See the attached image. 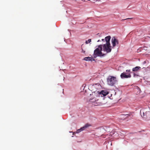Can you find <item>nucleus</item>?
Segmentation results:
<instances>
[{"mask_svg":"<svg viewBox=\"0 0 150 150\" xmlns=\"http://www.w3.org/2000/svg\"><path fill=\"white\" fill-rule=\"evenodd\" d=\"M126 72H127V73H128V72L130 73L131 72V70H126Z\"/></svg>","mask_w":150,"mask_h":150,"instance_id":"obj_20","label":"nucleus"},{"mask_svg":"<svg viewBox=\"0 0 150 150\" xmlns=\"http://www.w3.org/2000/svg\"><path fill=\"white\" fill-rule=\"evenodd\" d=\"M125 115H127V118H129V117H130L131 116V115L129 114H126Z\"/></svg>","mask_w":150,"mask_h":150,"instance_id":"obj_18","label":"nucleus"},{"mask_svg":"<svg viewBox=\"0 0 150 150\" xmlns=\"http://www.w3.org/2000/svg\"><path fill=\"white\" fill-rule=\"evenodd\" d=\"M112 40V39L111 41Z\"/></svg>","mask_w":150,"mask_h":150,"instance_id":"obj_26","label":"nucleus"},{"mask_svg":"<svg viewBox=\"0 0 150 150\" xmlns=\"http://www.w3.org/2000/svg\"><path fill=\"white\" fill-rule=\"evenodd\" d=\"M131 76L130 73H127L126 72L122 73L120 75V77L122 79L130 78Z\"/></svg>","mask_w":150,"mask_h":150,"instance_id":"obj_3","label":"nucleus"},{"mask_svg":"<svg viewBox=\"0 0 150 150\" xmlns=\"http://www.w3.org/2000/svg\"><path fill=\"white\" fill-rule=\"evenodd\" d=\"M109 93L108 92H107L106 91H101L100 92V94H102L103 96H105L107 95Z\"/></svg>","mask_w":150,"mask_h":150,"instance_id":"obj_9","label":"nucleus"},{"mask_svg":"<svg viewBox=\"0 0 150 150\" xmlns=\"http://www.w3.org/2000/svg\"><path fill=\"white\" fill-rule=\"evenodd\" d=\"M100 85L99 83H96L93 84L92 86L93 88H95L96 89H98L100 88Z\"/></svg>","mask_w":150,"mask_h":150,"instance_id":"obj_10","label":"nucleus"},{"mask_svg":"<svg viewBox=\"0 0 150 150\" xmlns=\"http://www.w3.org/2000/svg\"><path fill=\"white\" fill-rule=\"evenodd\" d=\"M135 76V74H134V77Z\"/></svg>","mask_w":150,"mask_h":150,"instance_id":"obj_22","label":"nucleus"},{"mask_svg":"<svg viewBox=\"0 0 150 150\" xmlns=\"http://www.w3.org/2000/svg\"><path fill=\"white\" fill-rule=\"evenodd\" d=\"M142 116L144 118H148V120L150 119V113L149 111L146 110V109H143L140 110Z\"/></svg>","mask_w":150,"mask_h":150,"instance_id":"obj_2","label":"nucleus"},{"mask_svg":"<svg viewBox=\"0 0 150 150\" xmlns=\"http://www.w3.org/2000/svg\"><path fill=\"white\" fill-rule=\"evenodd\" d=\"M90 125L88 124H86L84 126L81 128V129L82 131L83 130L87 128L88 127L90 126Z\"/></svg>","mask_w":150,"mask_h":150,"instance_id":"obj_8","label":"nucleus"},{"mask_svg":"<svg viewBox=\"0 0 150 150\" xmlns=\"http://www.w3.org/2000/svg\"><path fill=\"white\" fill-rule=\"evenodd\" d=\"M141 67H136L132 69V71H137Z\"/></svg>","mask_w":150,"mask_h":150,"instance_id":"obj_12","label":"nucleus"},{"mask_svg":"<svg viewBox=\"0 0 150 150\" xmlns=\"http://www.w3.org/2000/svg\"><path fill=\"white\" fill-rule=\"evenodd\" d=\"M127 115H120V118L122 120H124L127 118Z\"/></svg>","mask_w":150,"mask_h":150,"instance_id":"obj_11","label":"nucleus"},{"mask_svg":"<svg viewBox=\"0 0 150 150\" xmlns=\"http://www.w3.org/2000/svg\"><path fill=\"white\" fill-rule=\"evenodd\" d=\"M99 41H100V40H99L98 41V42H99Z\"/></svg>","mask_w":150,"mask_h":150,"instance_id":"obj_23","label":"nucleus"},{"mask_svg":"<svg viewBox=\"0 0 150 150\" xmlns=\"http://www.w3.org/2000/svg\"><path fill=\"white\" fill-rule=\"evenodd\" d=\"M83 59L86 61H94L95 60L92 57H85Z\"/></svg>","mask_w":150,"mask_h":150,"instance_id":"obj_7","label":"nucleus"},{"mask_svg":"<svg viewBox=\"0 0 150 150\" xmlns=\"http://www.w3.org/2000/svg\"><path fill=\"white\" fill-rule=\"evenodd\" d=\"M91 41V39H89L88 41H86L85 43L86 44H88V43L90 42Z\"/></svg>","mask_w":150,"mask_h":150,"instance_id":"obj_16","label":"nucleus"},{"mask_svg":"<svg viewBox=\"0 0 150 150\" xmlns=\"http://www.w3.org/2000/svg\"><path fill=\"white\" fill-rule=\"evenodd\" d=\"M110 37L108 36L106 37L105 39H102V40L104 42H106L103 45H100L98 46V47L96 48L94 51L93 57L94 58H96L97 57L103 56L105 54H103L102 52V47H103V50L104 51L106 52V53H108L111 51L112 49L111 47L110 46Z\"/></svg>","mask_w":150,"mask_h":150,"instance_id":"obj_1","label":"nucleus"},{"mask_svg":"<svg viewBox=\"0 0 150 150\" xmlns=\"http://www.w3.org/2000/svg\"><path fill=\"white\" fill-rule=\"evenodd\" d=\"M112 146V141H111L109 142H108V143L107 146V147L108 146Z\"/></svg>","mask_w":150,"mask_h":150,"instance_id":"obj_14","label":"nucleus"},{"mask_svg":"<svg viewBox=\"0 0 150 150\" xmlns=\"http://www.w3.org/2000/svg\"><path fill=\"white\" fill-rule=\"evenodd\" d=\"M82 1H84V0H81Z\"/></svg>","mask_w":150,"mask_h":150,"instance_id":"obj_24","label":"nucleus"},{"mask_svg":"<svg viewBox=\"0 0 150 150\" xmlns=\"http://www.w3.org/2000/svg\"><path fill=\"white\" fill-rule=\"evenodd\" d=\"M82 131L81 130V128L80 129H78V130H77V133H79L80 132H81V131Z\"/></svg>","mask_w":150,"mask_h":150,"instance_id":"obj_17","label":"nucleus"},{"mask_svg":"<svg viewBox=\"0 0 150 150\" xmlns=\"http://www.w3.org/2000/svg\"><path fill=\"white\" fill-rule=\"evenodd\" d=\"M113 135H114V137H116L118 135V134L117 132L115 131L114 133L113 132Z\"/></svg>","mask_w":150,"mask_h":150,"instance_id":"obj_15","label":"nucleus"},{"mask_svg":"<svg viewBox=\"0 0 150 150\" xmlns=\"http://www.w3.org/2000/svg\"><path fill=\"white\" fill-rule=\"evenodd\" d=\"M132 18H128L125 19V20L128 19H131Z\"/></svg>","mask_w":150,"mask_h":150,"instance_id":"obj_21","label":"nucleus"},{"mask_svg":"<svg viewBox=\"0 0 150 150\" xmlns=\"http://www.w3.org/2000/svg\"><path fill=\"white\" fill-rule=\"evenodd\" d=\"M117 82V80L116 78L113 76V85L114 84H116Z\"/></svg>","mask_w":150,"mask_h":150,"instance_id":"obj_13","label":"nucleus"},{"mask_svg":"<svg viewBox=\"0 0 150 150\" xmlns=\"http://www.w3.org/2000/svg\"><path fill=\"white\" fill-rule=\"evenodd\" d=\"M114 91L115 92L114 95L115 96H117V97H119L121 91H120L119 89L117 88H115V89L114 90Z\"/></svg>","mask_w":150,"mask_h":150,"instance_id":"obj_5","label":"nucleus"},{"mask_svg":"<svg viewBox=\"0 0 150 150\" xmlns=\"http://www.w3.org/2000/svg\"><path fill=\"white\" fill-rule=\"evenodd\" d=\"M81 50H81V52L83 53H85V51L82 48H81Z\"/></svg>","mask_w":150,"mask_h":150,"instance_id":"obj_19","label":"nucleus"},{"mask_svg":"<svg viewBox=\"0 0 150 150\" xmlns=\"http://www.w3.org/2000/svg\"><path fill=\"white\" fill-rule=\"evenodd\" d=\"M112 94H111V96H112Z\"/></svg>","mask_w":150,"mask_h":150,"instance_id":"obj_25","label":"nucleus"},{"mask_svg":"<svg viewBox=\"0 0 150 150\" xmlns=\"http://www.w3.org/2000/svg\"><path fill=\"white\" fill-rule=\"evenodd\" d=\"M119 44V41L115 37H113V49H114V47L115 46H116L117 47V50L118 51V45Z\"/></svg>","mask_w":150,"mask_h":150,"instance_id":"obj_4","label":"nucleus"},{"mask_svg":"<svg viewBox=\"0 0 150 150\" xmlns=\"http://www.w3.org/2000/svg\"><path fill=\"white\" fill-rule=\"evenodd\" d=\"M112 76H109L107 79L108 83V84L111 85H112Z\"/></svg>","mask_w":150,"mask_h":150,"instance_id":"obj_6","label":"nucleus"}]
</instances>
